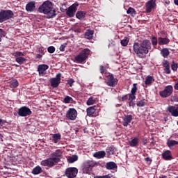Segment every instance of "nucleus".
I'll use <instances>...</instances> for the list:
<instances>
[{"mask_svg":"<svg viewBox=\"0 0 178 178\" xmlns=\"http://www.w3.org/2000/svg\"><path fill=\"white\" fill-rule=\"evenodd\" d=\"M152 48L151 41L147 39L143 40L140 43L135 42L133 46L134 51L136 56L140 59H144Z\"/></svg>","mask_w":178,"mask_h":178,"instance_id":"f257e3e1","label":"nucleus"},{"mask_svg":"<svg viewBox=\"0 0 178 178\" xmlns=\"http://www.w3.org/2000/svg\"><path fill=\"white\" fill-rule=\"evenodd\" d=\"M39 13H43L47 17V19H54L56 16V9L52 6V3L49 1H45L38 8Z\"/></svg>","mask_w":178,"mask_h":178,"instance_id":"f03ea898","label":"nucleus"},{"mask_svg":"<svg viewBox=\"0 0 178 178\" xmlns=\"http://www.w3.org/2000/svg\"><path fill=\"white\" fill-rule=\"evenodd\" d=\"M90 54H91V50H90V49L86 48L82 49L79 54L74 57V62L75 63H86L87 59H88Z\"/></svg>","mask_w":178,"mask_h":178,"instance_id":"7ed1b4c3","label":"nucleus"},{"mask_svg":"<svg viewBox=\"0 0 178 178\" xmlns=\"http://www.w3.org/2000/svg\"><path fill=\"white\" fill-rule=\"evenodd\" d=\"M97 162L92 160H88L85 161L82 165V171L85 175H90L92 172V169L97 166Z\"/></svg>","mask_w":178,"mask_h":178,"instance_id":"20e7f679","label":"nucleus"},{"mask_svg":"<svg viewBox=\"0 0 178 178\" xmlns=\"http://www.w3.org/2000/svg\"><path fill=\"white\" fill-rule=\"evenodd\" d=\"M33 112L30 109V108L24 106L19 108L17 113H14V116H19L20 118H26L27 116H30Z\"/></svg>","mask_w":178,"mask_h":178,"instance_id":"39448f33","label":"nucleus"},{"mask_svg":"<svg viewBox=\"0 0 178 178\" xmlns=\"http://www.w3.org/2000/svg\"><path fill=\"white\" fill-rule=\"evenodd\" d=\"M14 16L13 11L10 10H2L0 12V23H3L9 19H12Z\"/></svg>","mask_w":178,"mask_h":178,"instance_id":"423d86ee","label":"nucleus"},{"mask_svg":"<svg viewBox=\"0 0 178 178\" xmlns=\"http://www.w3.org/2000/svg\"><path fill=\"white\" fill-rule=\"evenodd\" d=\"M118 83H119V80L115 78L113 74L110 73L106 76L105 83L108 87L115 88L118 86Z\"/></svg>","mask_w":178,"mask_h":178,"instance_id":"0eeeda50","label":"nucleus"},{"mask_svg":"<svg viewBox=\"0 0 178 178\" xmlns=\"http://www.w3.org/2000/svg\"><path fill=\"white\" fill-rule=\"evenodd\" d=\"M173 94V86L168 85L165 87L164 90L159 92V95L161 98H168Z\"/></svg>","mask_w":178,"mask_h":178,"instance_id":"6e6552de","label":"nucleus"},{"mask_svg":"<svg viewBox=\"0 0 178 178\" xmlns=\"http://www.w3.org/2000/svg\"><path fill=\"white\" fill-rule=\"evenodd\" d=\"M79 173V169L76 167H70L66 168L65 171V175L67 178H74Z\"/></svg>","mask_w":178,"mask_h":178,"instance_id":"1a4fd4ad","label":"nucleus"},{"mask_svg":"<svg viewBox=\"0 0 178 178\" xmlns=\"http://www.w3.org/2000/svg\"><path fill=\"white\" fill-rule=\"evenodd\" d=\"M65 118L67 120H76L77 118V111L74 108H70L66 113Z\"/></svg>","mask_w":178,"mask_h":178,"instance_id":"9d476101","label":"nucleus"},{"mask_svg":"<svg viewBox=\"0 0 178 178\" xmlns=\"http://www.w3.org/2000/svg\"><path fill=\"white\" fill-rule=\"evenodd\" d=\"M61 78L62 74L58 73L56 75L55 78L50 79L51 86L53 87V88H57V87H59V85L60 84Z\"/></svg>","mask_w":178,"mask_h":178,"instance_id":"9b49d317","label":"nucleus"},{"mask_svg":"<svg viewBox=\"0 0 178 178\" xmlns=\"http://www.w3.org/2000/svg\"><path fill=\"white\" fill-rule=\"evenodd\" d=\"M156 8V0H149L145 3V12L146 13H151L153 9Z\"/></svg>","mask_w":178,"mask_h":178,"instance_id":"f8f14e48","label":"nucleus"},{"mask_svg":"<svg viewBox=\"0 0 178 178\" xmlns=\"http://www.w3.org/2000/svg\"><path fill=\"white\" fill-rule=\"evenodd\" d=\"M77 6H79V3L77 2H75L71 6H70L66 11L67 16H69V17H74V15L77 11Z\"/></svg>","mask_w":178,"mask_h":178,"instance_id":"ddd939ff","label":"nucleus"},{"mask_svg":"<svg viewBox=\"0 0 178 178\" xmlns=\"http://www.w3.org/2000/svg\"><path fill=\"white\" fill-rule=\"evenodd\" d=\"M97 108H98V106L88 107L86 109L88 116H90V118H97V116L99 115L98 111H97Z\"/></svg>","mask_w":178,"mask_h":178,"instance_id":"4468645a","label":"nucleus"},{"mask_svg":"<svg viewBox=\"0 0 178 178\" xmlns=\"http://www.w3.org/2000/svg\"><path fill=\"white\" fill-rule=\"evenodd\" d=\"M57 163L55 160L50 157L47 159L42 160L40 165H42V166H47V168H54Z\"/></svg>","mask_w":178,"mask_h":178,"instance_id":"2eb2a0df","label":"nucleus"},{"mask_svg":"<svg viewBox=\"0 0 178 178\" xmlns=\"http://www.w3.org/2000/svg\"><path fill=\"white\" fill-rule=\"evenodd\" d=\"M49 69V66L47 64H40L38 66V72L39 73V76H44L47 74V70Z\"/></svg>","mask_w":178,"mask_h":178,"instance_id":"dca6fc26","label":"nucleus"},{"mask_svg":"<svg viewBox=\"0 0 178 178\" xmlns=\"http://www.w3.org/2000/svg\"><path fill=\"white\" fill-rule=\"evenodd\" d=\"M50 156L55 161L56 163H59V161L62 158V151L60 149H57L54 152L51 153Z\"/></svg>","mask_w":178,"mask_h":178,"instance_id":"f3484780","label":"nucleus"},{"mask_svg":"<svg viewBox=\"0 0 178 178\" xmlns=\"http://www.w3.org/2000/svg\"><path fill=\"white\" fill-rule=\"evenodd\" d=\"M122 126L124 127H127L130 123H131V121L133 120V115H125L122 118Z\"/></svg>","mask_w":178,"mask_h":178,"instance_id":"a211bd4d","label":"nucleus"},{"mask_svg":"<svg viewBox=\"0 0 178 178\" xmlns=\"http://www.w3.org/2000/svg\"><path fill=\"white\" fill-rule=\"evenodd\" d=\"M162 66L163 67V70L165 74H170L172 71L170 70V63L168 61V60H163L162 62Z\"/></svg>","mask_w":178,"mask_h":178,"instance_id":"6ab92c4d","label":"nucleus"},{"mask_svg":"<svg viewBox=\"0 0 178 178\" xmlns=\"http://www.w3.org/2000/svg\"><path fill=\"white\" fill-rule=\"evenodd\" d=\"M26 12H34L35 10V1L29 2L26 6Z\"/></svg>","mask_w":178,"mask_h":178,"instance_id":"aec40b11","label":"nucleus"},{"mask_svg":"<svg viewBox=\"0 0 178 178\" xmlns=\"http://www.w3.org/2000/svg\"><path fill=\"white\" fill-rule=\"evenodd\" d=\"M167 111L171 113L172 116H174L175 118L178 117V108H176L173 106H170L168 107Z\"/></svg>","mask_w":178,"mask_h":178,"instance_id":"412c9836","label":"nucleus"},{"mask_svg":"<svg viewBox=\"0 0 178 178\" xmlns=\"http://www.w3.org/2000/svg\"><path fill=\"white\" fill-rule=\"evenodd\" d=\"M162 158L165 161H170V159H173V156H172V152H170V150H165L162 154Z\"/></svg>","mask_w":178,"mask_h":178,"instance_id":"4be33fe9","label":"nucleus"},{"mask_svg":"<svg viewBox=\"0 0 178 178\" xmlns=\"http://www.w3.org/2000/svg\"><path fill=\"white\" fill-rule=\"evenodd\" d=\"M170 42V40L168 38L159 37L158 44L159 45H168Z\"/></svg>","mask_w":178,"mask_h":178,"instance_id":"5701e85b","label":"nucleus"},{"mask_svg":"<svg viewBox=\"0 0 178 178\" xmlns=\"http://www.w3.org/2000/svg\"><path fill=\"white\" fill-rule=\"evenodd\" d=\"M106 168L107 170H114V169H118V165L113 161L107 162Z\"/></svg>","mask_w":178,"mask_h":178,"instance_id":"b1692460","label":"nucleus"},{"mask_svg":"<svg viewBox=\"0 0 178 178\" xmlns=\"http://www.w3.org/2000/svg\"><path fill=\"white\" fill-rule=\"evenodd\" d=\"M115 152H116V148L113 145L107 147V148L106 149V152L108 156H111V155H114Z\"/></svg>","mask_w":178,"mask_h":178,"instance_id":"393cba45","label":"nucleus"},{"mask_svg":"<svg viewBox=\"0 0 178 178\" xmlns=\"http://www.w3.org/2000/svg\"><path fill=\"white\" fill-rule=\"evenodd\" d=\"M166 144L170 149H175V146L178 145V141L175 140H168Z\"/></svg>","mask_w":178,"mask_h":178,"instance_id":"a878e982","label":"nucleus"},{"mask_svg":"<svg viewBox=\"0 0 178 178\" xmlns=\"http://www.w3.org/2000/svg\"><path fill=\"white\" fill-rule=\"evenodd\" d=\"M105 155H106L105 151H99L96 152L93 154V156L94 158H97V159H102V158H105Z\"/></svg>","mask_w":178,"mask_h":178,"instance_id":"bb28decb","label":"nucleus"},{"mask_svg":"<svg viewBox=\"0 0 178 178\" xmlns=\"http://www.w3.org/2000/svg\"><path fill=\"white\" fill-rule=\"evenodd\" d=\"M93 35L94 31L90 29L86 30V32L85 33V38H87V40H92Z\"/></svg>","mask_w":178,"mask_h":178,"instance_id":"cd10ccee","label":"nucleus"},{"mask_svg":"<svg viewBox=\"0 0 178 178\" xmlns=\"http://www.w3.org/2000/svg\"><path fill=\"white\" fill-rule=\"evenodd\" d=\"M138 90V88H137V83H134L131 90V93L129 94V97H136V94H137Z\"/></svg>","mask_w":178,"mask_h":178,"instance_id":"c85d7f7f","label":"nucleus"},{"mask_svg":"<svg viewBox=\"0 0 178 178\" xmlns=\"http://www.w3.org/2000/svg\"><path fill=\"white\" fill-rule=\"evenodd\" d=\"M129 106L132 108H136V103L134 101H136V97L134 96H129Z\"/></svg>","mask_w":178,"mask_h":178,"instance_id":"c756f323","label":"nucleus"},{"mask_svg":"<svg viewBox=\"0 0 178 178\" xmlns=\"http://www.w3.org/2000/svg\"><path fill=\"white\" fill-rule=\"evenodd\" d=\"M52 142L54 144H58V141L62 138V136H60V134H54L52 136Z\"/></svg>","mask_w":178,"mask_h":178,"instance_id":"7c9ffc66","label":"nucleus"},{"mask_svg":"<svg viewBox=\"0 0 178 178\" xmlns=\"http://www.w3.org/2000/svg\"><path fill=\"white\" fill-rule=\"evenodd\" d=\"M155 81V79H154V76H148L146 77L145 84V86H151L152 83Z\"/></svg>","mask_w":178,"mask_h":178,"instance_id":"2f4dec72","label":"nucleus"},{"mask_svg":"<svg viewBox=\"0 0 178 178\" xmlns=\"http://www.w3.org/2000/svg\"><path fill=\"white\" fill-rule=\"evenodd\" d=\"M10 88H17L19 87V81L17 79H13L9 82Z\"/></svg>","mask_w":178,"mask_h":178,"instance_id":"473e14b6","label":"nucleus"},{"mask_svg":"<svg viewBox=\"0 0 178 178\" xmlns=\"http://www.w3.org/2000/svg\"><path fill=\"white\" fill-rule=\"evenodd\" d=\"M86 12L84 11H77L76 14V17L77 19H79V20H83V19H84V17H86Z\"/></svg>","mask_w":178,"mask_h":178,"instance_id":"72a5a7b5","label":"nucleus"},{"mask_svg":"<svg viewBox=\"0 0 178 178\" xmlns=\"http://www.w3.org/2000/svg\"><path fill=\"white\" fill-rule=\"evenodd\" d=\"M40 173H42V168L40 165L35 167L32 170L33 175H40Z\"/></svg>","mask_w":178,"mask_h":178,"instance_id":"f704fd0d","label":"nucleus"},{"mask_svg":"<svg viewBox=\"0 0 178 178\" xmlns=\"http://www.w3.org/2000/svg\"><path fill=\"white\" fill-rule=\"evenodd\" d=\"M170 54V52L169 51V49H168V48H163L161 51V54L164 58H168V56H169Z\"/></svg>","mask_w":178,"mask_h":178,"instance_id":"c9c22d12","label":"nucleus"},{"mask_svg":"<svg viewBox=\"0 0 178 178\" xmlns=\"http://www.w3.org/2000/svg\"><path fill=\"white\" fill-rule=\"evenodd\" d=\"M138 138H134L131 141H129L130 147H137L138 145Z\"/></svg>","mask_w":178,"mask_h":178,"instance_id":"e433bc0d","label":"nucleus"},{"mask_svg":"<svg viewBox=\"0 0 178 178\" xmlns=\"http://www.w3.org/2000/svg\"><path fill=\"white\" fill-rule=\"evenodd\" d=\"M76 161H79V156L77 155H72L67 159V162H69V163H74Z\"/></svg>","mask_w":178,"mask_h":178,"instance_id":"4c0bfd02","label":"nucleus"},{"mask_svg":"<svg viewBox=\"0 0 178 178\" xmlns=\"http://www.w3.org/2000/svg\"><path fill=\"white\" fill-rule=\"evenodd\" d=\"M15 61L19 63V65H23L26 63L27 60L24 57H17Z\"/></svg>","mask_w":178,"mask_h":178,"instance_id":"58836bf2","label":"nucleus"},{"mask_svg":"<svg viewBox=\"0 0 178 178\" xmlns=\"http://www.w3.org/2000/svg\"><path fill=\"white\" fill-rule=\"evenodd\" d=\"M97 102V98L90 97L86 102V104L90 106V105H94Z\"/></svg>","mask_w":178,"mask_h":178,"instance_id":"ea45409f","label":"nucleus"},{"mask_svg":"<svg viewBox=\"0 0 178 178\" xmlns=\"http://www.w3.org/2000/svg\"><path fill=\"white\" fill-rule=\"evenodd\" d=\"M127 15H131L132 17H134V16H136V10L131 7H129L128 8V10H127Z\"/></svg>","mask_w":178,"mask_h":178,"instance_id":"a19ab883","label":"nucleus"},{"mask_svg":"<svg viewBox=\"0 0 178 178\" xmlns=\"http://www.w3.org/2000/svg\"><path fill=\"white\" fill-rule=\"evenodd\" d=\"M63 102L65 104H73V102H74V100H73V98H72V97L70 96H65Z\"/></svg>","mask_w":178,"mask_h":178,"instance_id":"79ce46f5","label":"nucleus"},{"mask_svg":"<svg viewBox=\"0 0 178 178\" xmlns=\"http://www.w3.org/2000/svg\"><path fill=\"white\" fill-rule=\"evenodd\" d=\"M151 42H152V44L153 45V47H156L158 45V38L155 36H152L151 38Z\"/></svg>","mask_w":178,"mask_h":178,"instance_id":"37998d69","label":"nucleus"},{"mask_svg":"<svg viewBox=\"0 0 178 178\" xmlns=\"http://www.w3.org/2000/svg\"><path fill=\"white\" fill-rule=\"evenodd\" d=\"M137 106L139 108H142L143 106H145V99H142L140 101H138L136 103Z\"/></svg>","mask_w":178,"mask_h":178,"instance_id":"c03bdc74","label":"nucleus"},{"mask_svg":"<svg viewBox=\"0 0 178 178\" xmlns=\"http://www.w3.org/2000/svg\"><path fill=\"white\" fill-rule=\"evenodd\" d=\"M171 69L173 72H177L178 63H176L175 61H172L171 64Z\"/></svg>","mask_w":178,"mask_h":178,"instance_id":"a18cd8bd","label":"nucleus"},{"mask_svg":"<svg viewBox=\"0 0 178 178\" xmlns=\"http://www.w3.org/2000/svg\"><path fill=\"white\" fill-rule=\"evenodd\" d=\"M120 43L122 47H127L129 44V38H125L124 39L121 40Z\"/></svg>","mask_w":178,"mask_h":178,"instance_id":"49530a36","label":"nucleus"},{"mask_svg":"<svg viewBox=\"0 0 178 178\" xmlns=\"http://www.w3.org/2000/svg\"><path fill=\"white\" fill-rule=\"evenodd\" d=\"M6 32L2 29H0V42L1 41H2V38H3V37H6Z\"/></svg>","mask_w":178,"mask_h":178,"instance_id":"de8ad7c7","label":"nucleus"},{"mask_svg":"<svg viewBox=\"0 0 178 178\" xmlns=\"http://www.w3.org/2000/svg\"><path fill=\"white\" fill-rule=\"evenodd\" d=\"M24 56V54L22 51H15V57L16 58H23Z\"/></svg>","mask_w":178,"mask_h":178,"instance_id":"09e8293b","label":"nucleus"},{"mask_svg":"<svg viewBox=\"0 0 178 178\" xmlns=\"http://www.w3.org/2000/svg\"><path fill=\"white\" fill-rule=\"evenodd\" d=\"M95 178H115L112 174H108L107 175L96 176Z\"/></svg>","mask_w":178,"mask_h":178,"instance_id":"8fccbe9b","label":"nucleus"},{"mask_svg":"<svg viewBox=\"0 0 178 178\" xmlns=\"http://www.w3.org/2000/svg\"><path fill=\"white\" fill-rule=\"evenodd\" d=\"M99 69H100V73H102V74H105V73H106L107 72L106 67H105L104 65H100Z\"/></svg>","mask_w":178,"mask_h":178,"instance_id":"3c124183","label":"nucleus"},{"mask_svg":"<svg viewBox=\"0 0 178 178\" xmlns=\"http://www.w3.org/2000/svg\"><path fill=\"white\" fill-rule=\"evenodd\" d=\"M47 51L49 54H54L55 52V47L54 46H50L47 48Z\"/></svg>","mask_w":178,"mask_h":178,"instance_id":"603ef678","label":"nucleus"},{"mask_svg":"<svg viewBox=\"0 0 178 178\" xmlns=\"http://www.w3.org/2000/svg\"><path fill=\"white\" fill-rule=\"evenodd\" d=\"M67 47V43H64L60 45L59 49L61 52H65V48Z\"/></svg>","mask_w":178,"mask_h":178,"instance_id":"864d4df0","label":"nucleus"},{"mask_svg":"<svg viewBox=\"0 0 178 178\" xmlns=\"http://www.w3.org/2000/svg\"><path fill=\"white\" fill-rule=\"evenodd\" d=\"M68 86L73 87V83H74V79H70L67 81Z\"/></svg>","mask_w":178,"mask_h":178,"instance_id":"5fc2aeb1","label":"nucleus"},{"mask_svg":"<svg viewBox=\"0 0 178 178\" xmlns=\"http://www.w3.org/2000/svg\"><path fill=\"white\" fill-rule=\"evenodd\" d=\"M122 101H127L129 99V94L124 95L121 97Z\"/></svg>","mask_w":178,"mask_h":178,"instance_id":"6e6d98bb","label":"nucleus"},{"mask_svg":"<svg viewBox=\"0 0 178 178\" xmlns=\"http://www.w3.org/2000/svg\"><path fill=\"white\" fill-rule=\"evenodd\" d=\"M145 160L146 161V162H149V163L152 162V159H151L149 157H146Z\"/></svg>","mask_w":178,"mask_h":178,"instance_id":"4d7b16f0","label":"nucleus"},{"mask_svg":"<svg viewBox=\"0 0 178 178\" xmlns=\"http://www.w3.org/2000/svg\"><path fill=\"white\" fill-rule=\"evenodd\" d=\"M4 123H5V121L2 119H0V127L1 126H3Z\"/></svg>","mask_w":178,"mask_h":178,"instance_id":"13d9d810","label":"nucleus"},{"mask_svg":"<svg viewBox=\"0 0 178 178\" xmlns=\"http://www.w3.org/2000/svg\"><path fill=\"white\" fill-rule=\"evenodd\" d=\"M36 58H37L38 59H41V58H42V56L41 54H37V55H36Z\"/></svg>","mask_w":178,"mask_h":178,"instance_id":"bf43d9fd","label":"nucleus"},{"mask_svg":"<svg viewBox=\"0 0 178 178\" xmlns=\"http://www.w3.org/2000/svg\"><path fill=\"white\" fill-rule=\"evenodd\" d=\"M40 55H45V52H44V50H40Z\"/></svg>","mask_w":178,"mask_h":178,"instance_id":"052dcab7","label":"nucleus"},{"mask_svg":"<svg viewBox=\"0 0 178 178\" xmlns=\"http://www.w3.org/2000/svg\"><path fill=\"white\" fill-rule=\"evenodd\" d=\"M159 178H166V176L162 175L161 177H159Z\"/></svg>","mask_w":178,"mask_h":178,"instance_id":"680f3d73","label":"nucleus"},{"mask_svg":"<svg viewBox=\"0 0 178 178\" xmlns=\"http://www.w3.org/2000/svg\"><path fill=\"white\" fill-rule=\"evenodd\" d=\"M164 120H165V122H167L168 121V118H164Z\"/></svg>","mask_w":178,"mask_h":178,"instance_id":"e2e57ef3","label":"nucleus"},{"mask_svg":"<svg viewBox=\"0 0 178 178\" xmlns=\"http://www.w3.org/2000/svg\"><path fill=\"white\" fill-rule=\"evenodd\" d=\"M15 66H17V65H15Z\"/></svg>","mask_w":178,"mask_h":178,"instance_id":"0e129e2a","label":"nucleus"}]
</instances>
